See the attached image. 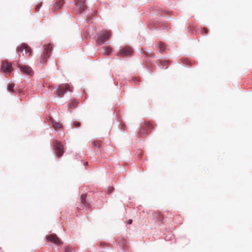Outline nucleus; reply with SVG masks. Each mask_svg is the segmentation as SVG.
Here are the masks:
<instances>
[{
	"label": "nucleus",
	"instance_id": "nucleus-26",
	"mask_svg": "<svg viewBox=\"0 0 252 252\" xmlns=\"http://www.w3.org/2000/svg\"><path fill=\"white\" fill-rule=\"evenodd\" d=\"M204 30H205V32H207L206 29H205Z\"/></svg>",
	"mask_w": 252,
	"mask_h": 252
},
{
	"label": "nucleus",
	"instance_id": "nucleus-16",
	"mask_svg": "<svg viewBox=\"0 0 252 252\" xmlns=\"http://www.w3.org/2000/svg\"><path fill=\"white\" fill-rule=\"evenodd\" d=\"M112 52V49L109 47H104L103 53L104 55H108Z\"/></svg>",
	"mask_w": 252,
	"mask_h": 252
},
{
	"label": "nucleus",
	"instance_id": "nucleus-6",
	"mask_svg": "<svg viewBox=\"0 0 252 252\" xmlns=\"http://www.w3.org/2000/svg\"><path fill=\"white\" fill-rule=\"evenodd\" d=\"M54 148L57 151V154L59 157L62 156L63 151V146L61 145L60 143L58 141H55Z\"/></svg>",
	"mask_w": 252,
	"mask_h": 252
},
{
	"label": "nucleus",
	"instance_id": "nucleus-21",
	"mask_svg": "<svg viewBox=\"0 0 252 252\" xmlns=\"http://www.w3.org/2000/svg\"><path fill=\"white\" fill-rule=\"evenodd\" d=\"M71 251V249L69 247L64 248V252H69Z\"/></svg>",
	"mask_w": 252,
	"mask_h": 252
},
{
	"label": "nucleus",
	"instance_id": "nucleus-22",
	"mask_svg": "<svg viewBox=\"0 0 252 252\" xmlns=\"http://www.w3.org/2000/svg\"><path fill=\"white\" fill-rule=\"evenodd\" d=\"M132 220L131 219H129L127 220V223L129 224H131L132 223Z\"/></svg>",
	"mask_w": 252,
	"mask_h": 252
},
{
	"label": "nucleus",
	"instance_id": "nucleus-5",
	"mask_svg": "<svg viewBox=\"0 0 252 252\" xmlns=\"http://www.w3.org/2000/svg\"><path fill=\"white\" fill-rule=\"evenodd\" d=\"M132 53V49L130 47H127L126 46L125 47L122 48L121 49L118 54L124 56H127L130 55Z\"/></svg>",
	"mask_w": 252,
	"mask_h": 252
},
{
	"label": "nucleus",
	"instance_id": "nucleus-2",
	"mask_svg": "<svg viewBox=\"0 0 252 252\" xmlns=\"http://www.w3.org/2000/svg\"><path fill=\"white\" fill-rule=\"evenodd\" d=\"M86 0H74L75 5L78 7V12L85 15H88V9L85 5Z\"/></svg>",
	"mask_w": 252,
	"mask_h": 252
},
{
	"label": "nucleus",
	"instance_id": "nucleus-12",
	"mask_svg": "<svg viewBox=\"0 0 252 252\" xmlns=\"http://www.w3.org/2000/svg\"><path fill=\"white\" fill-rule=\"evenodd\" d=\"M152 128V126L148 124L146 125L145 128L141 129L139 132L141 136H144L148 132V130Z\"/></svg>",
	"mask_w": 252,
	"mask_h": 252
},
{
	"label": "nucleus",
	"instance_id": "nucleus-3",
	"mask_svg": "<svg viewBox=\"0 0 252 252\" xmlns=\"http://www.w3.org/2000/svg\"><path fill=\"white\" fill-rule=\"evenodd\" d=\"M67 91L69 92L72 91L69 85L66 84L61 85L55 89V93L58 95L60 96L63 95Z\"/></svg>",
	"mask_w": 252,
	"mask_h": 252
},
{
	"label": "nucleus",
	"instance_id": "nucleus-7",
	"mask_svg": "<svg viewBox=\"0 0 252 252\" xmlns=\"http://www.w3.org/2000/svg\"><path fill=\"white\" fill-rule=\"evenodd\" d=\"M47 239L50 241L59 245H60L62 244V241L61 240H60L55 234H52L49 235L47 237Z\"/></svg>",
	"mask_w": 252,
	"mask_h": 252
},
{
	"label": "nucleus",
	"instance_id": "nucleus-8",
	"mask_svg": "<svg viewBox=\"0 0 252 252\" xmlns=\"http://www.w3.org/2000/svg\"><path fill=\"white\" fill-rule=\"evenodd\" d=\"M19 67L23 73L27 75L32 74V69L30 66L26 65H19Z\"/></svg>",
	"mask_w": 252,
	"mask_h": 252
},
{
	"label": "nucleus",
	"instance_id": "nucleus-11",
	"mask_svg": "<svg viewBox=\"0 0 252 252\" xmlns=\"http://www.w3.org/2000/svg\"><path fill=\"white\" fill-rule=\"evenodd\" d=\"M168 62L165 60H160L158 61V64L159 67L162 69L167 68Z\"/></svg>",
	"mask_w": 252,
	"mask_h": 252
},
{
	"label": "nucleus",
	"instance_id": "nucleus-10",
	"mask_svg": "<svg viewBox=\"0 0 252 252\" xmlns=\"http://www.w3.org/2000/svg\"><path fill=\"white\" fill-rule=\"evenodd\" d=\"M24 50H25V53L27 55H30L31 52V50L30 47L25 43H23L21 45L20 47V49L18 50V51H21L23 53V55H24Z\"/></svg>",
	"mask_w": 252,
	"mask_h": 252
},
{
	"label": "nucleus",
	"instance_id": "nucleus-19",
	"mask_svg": "<svg viewBox=\"0 0 252 252\" xmlns=\"http://www.w3.org/2000/svg\"><path fill=\"white\" fill-rule=\"evenodd\" d=\"M159 47L160 48L161 52H163L165 51V46L163 44L160 43L159 45Z\"/></svg>",
	"mask_w": 252,
	"mask_h": 252
},
{
	"label": "nucleus",
	"instance_id": "nucleus-25",
	"mask_svg": "<svg viewBox=\"0 0 252 252\" xmlns=\"http://www.w3.org/2000/svg\"><path fill=\"white\" fill-rule=\"evenodd\" d=\"M36 9L37 10H38L39 8L36 7Z\"/></svg>",
	"mask_w": 252,
	"mask_h": 252
},
{
	"label": "nucleus",
	"instance_id": "nucleus-24",
	"mask_svg": "<svg viewBox=\"0 0 252 252\" xmlns=\"http://www.w3.org/2000/svg\"><path fill=\"white\" fill-rule=\"evenodd\" d=\"M113 189V188L112 187V188H110L109 190H108V191H109V194L110 193V191H111Z\"/></svg>",
	"mask_w": 252,
	"mask_h": 252
},
{
	"label": "nucleus",
	"instance_id": "nucleus-20",
	"mask_svg": "<svg viewBox=\"0 0 252 252\" xmlns=\"http://www.w3.org/2000/svg\"><path fill=\"white\" fill-rule=\"evenodd\" d=\"M80 125V123L78 122H74V126L75 127H78Z\"/></svg>",
	"mask_w": 252,
	"mask_h": 252
},
{
	"label": "nucleus",
	"instance_id": "nucleus-17",
	"mask_svg": "<svg viewBox=\"0 0 252 252\" xmlns=\"http://www.w3.org/2000/svg\"><path fill=\"white\" fill-rule=\"evenodd\" d=\"M63 3L64 1L62 0L58 1L57 2L55 3V4H56V7L58 9L61 8L62 6L63 5Z\"/></svg>",
	"mask_w": 252,
	"mask_h": 252
},
{
	"label": "nucleus",
	"instance_id": "nucleus-14",
	"mask_svg": "<svg viewBox=\"0 0 252 252\" xmlns=\"http://www.w3.org/2000/svg\"><path fill=\"white\" fill-rule=\"evenodd\" d=\"M14 87L15 84L14 83H9L7 86V90L11 93H14L15 92Z\"/></svg>",
	"mask_w": 252,
	"mask_h": 252
},
{
	"label": "nucleus",
	"instance_id": "nucleus-4",
	"mask_svg": "<svg viewBox=\"0 0 252 252\" xmlns=\"http://www.w3.org/2000/svg\"><path fill=\"white\" fill-rule=\"evenodd\" d=\"M110 33L107 31H104L100 32L97 37V43L98 44H103L106 42L110 37Z\"/></svg>",
	"mask_w": 252,
	"mask_h": 252
},
{
	"label": "nucleus",
	"instance_id": "nucleus-1",
	"mask_svg": "<svg viewBox=\"0 0 252 252\" xmlns=\"http://www.w3.org/2000/svg\"><path fill=\"white\" fill-rule=\"evenodd\" d=\"M42 48L44 49V51L40 56V63L44 64L46 62L47 59L50 57L53 48L51 44H48L46 46L43 45Z\"/></svg>",
	"mask_w": 252,
	"mask_h": 252
},
{
	"label": "nucleus",
	"instance_id": "nucleus-13",
	"mask_svg": "<svg viewBox=\"0 0 252 252\" xmlns=\"http://www.w3.org/2000/svg\"><path fill=\"white\" fill-rule=\"evenodd\" d=\"M87 195L86 194H83L81 196V203L86 207L87 208H88L89 207V204L86 201Z\"/></svg>",
	"mask_w": 252,
	"mask_h": 252
},
{
	"label": "nucleus",
	"instance_id": "nucleus-23",
	"mask_svg": "<svg viewBox=\"0 0 252 252\" xmlns=\"http://www.w3.org/2000/svg\"><path fill=\"white\" fill-rule=\"evenodd\" d=\"M138 81V79L137 78H134L133 79V82L135 83H137V82Z\"/></svg>",
	"mask_w": 252,
	"mask_h": 252
},
{
	"label": "nucleus",
	"instance_id": "nucleus-15",
	"mask_svg": "<svg viewBox=\"0 0 252 252\" xmlns=\"http://www.w3.org/2000/svg\"><path fill=\"white\" fill-rule=\"evenodd\" d=\"M52 125L55 130H57V128H60L61 127V124L55 122L54 120H52Z\"/></svg>",
	"mask_w": 252,
	"mask_h": 252
},
{
	"label": "nucleus",
	"instance_id": "nucleus-9",
	"mask_svg": "<svg viewBox=\"0 0 252 252\" xmlns=\"http://www.w3.org/2000/svg\"><path fill=\"white\" fill-rule=\"evenodd\" d=\"M1 70L7 74H9L12 71V66L9 63H3L1 67Z\"/></svg>",
	"mask_w": 252,
	"mask_h": 252
},
{
	"label": "nucleus",
	"instance_id": "nucleus-18",
	"mask_svg": "<svg viewBox=\"0 0 252 252\" xmlns=\"http://www.w3.org/2000/svg\"><path fill=\"white\" fill-rule=\"evenodd\" d=\"M77 102L76 101H73L71 103L69 104L68 108L70 109L75 108L76 107Z\"/></svg>",
	"mask_w": 252,
	"mask_h": 252
}]
</instances>
